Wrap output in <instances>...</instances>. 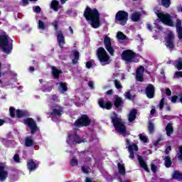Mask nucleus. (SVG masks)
Listing matches in <instances>:
<instances>
[{
    "instance_id": "nucleus-38",
    "label": "nucleus",
    "mask_w": 182,
    "mask_h": 182,
    "mask_svg": "<svg viewBox=\"0 0 182 182\" xmlns=\"http://www.w3.org/2000/svg\"><path fill=\"white\" fill-rule=\"evenodd\" d=\"M124 96L126 99H128V100H134L136 98V95H132V93L130 91H127L124 93Z\"/></svg>"
},
{
    "instance_id": "nucleus-50",
    "label": "nucleus",
    "mask_w": 182,
    "mask_h": 182,
    "mask_svg": "<svg viewBox=\"0 0 182 182\" xmlns=\"http://www.w3.org/2000/svg\"><path fill=\"white\" fill-rule=\"evenodd\" d=\"M174 77L179 79V77H182V71H177L174 74Z\"/></svg>"
},
{
    "instance_id": "nucleus-15",
    "label": "nucleus",
    "mask_w": 182,
    "mask_h": 182,
    "mask_svg": "<svg viewBox=\"0 0 182 182\" xmlns=\"http://www.w3.org/2000/svg\"><path fill=\"white\" fill-rule=\"evenodd\" d=\"M123 105H124V101H123V99H122V97H120L119 95H115L114 106L116 107L117 112H122L121 107H123Z\"/></svg>"
},
{
    "instance_id": "nucleus-34",
    "label": "nucleus",
    "mask_w": 182,
    "mask_h": 182,
    "mask_svg": "<svg viewBox=\"0 0 182 182\" xmlns=\"http://www.w3.org/2000/svg\"><path fill=\"white\" fill-rule=\"evenodd\" d=\"M141 15L139 13L135 12L134 14H132V16H131V19L133 22H139V21H140V19H141Z\"/></svg>"
},
{
    "instance_id": "nucleus-10",
    "label": "nucleus",
    "mask_w": 182,
    "mask_h": 182,
    "mask_svg": "<svg viewBox=\"0 0 182 182\" xmlns=\"http://www.w3.org/2000/svg\"><path fill=\"white\" fill-rule=\"evenodd\" d=\"M23 123L29 127L31 134H35L38 132V125L33 118H26L23 120Z\"/></svg>"
},
{
    "instance_id": "nucleus-21",
    "label": "nucleus",
    "mask_w": 182,
    "mask_h": 182,
    "mask_svg": "<svg viewBox=\"0 0 182 182\" xmlns=\"http://www.w3.org/2000/svg\"><path fill=\"white\" fill-rule=\"evenodd\" d=\"M51 69L53 79H56L57 80H58L59 77H60V75H62L63 72L62 71V70L58 69L55 66H52Z\"/></svg>"
},
{
    "instance_id": "nucleus-2",
    "label": "nucleus",
    "mask_w": 182,
    "mask_h": 182,
    "mask_svg": "<svg viewBox=\"0 0 182 182\" xmlns=\"http://www.w3.org/2000/svg\"><path fill=\"white\" fill-rule=\"evenodd\" d=\"M113 114L114 117H111V120L115 130L125 137V136H127V130L126 129L124 122H123L122 118L117 117L116 112H114Z\"/></svg>"
},
{
    "instance_id": "nucleus-19",
    "label": "nucleus",
    "mask_w": 182,
    "mask_h": 182,
    "mask_svg": "<svg viewBox=\"0 0 182 182\" xmlns=\"http://www.w3.org/2000/svg\"><path fill=\"white\" fill-rule=\"evenodd\" d=\"M8 178V171L5 170V166H0V181L4 182Z\"/></svg>"
},
{
    "instance_id": "nucleus-12",
    "label": "nucleus",
    "mask_w": 182,
    "mask_h": 182,
    "mask_svg": "<svg viewBox=\"0 0 182 182\" xmlns=\"http://www.w3.org/2000/svg\"><path fill=\"white\" fill-rule=\"evenodd\" d=\"M166 46L168 48L171 50L174 49V34L173 33H170L167 35L166 38Z\"/></svg>"
},
{
    "instance_id": "nucleus-11",
    "label": "nucleus",
    "mask_w": 182,
    "mask_h": 182,
    "mask_svg": "<svg viewBox=\"0 0 182 182\" xmlns=\"http://www.w3.org/2000/svg\"><path fill=\"white\" fill-rule=\"evenodd\" d=\"M104 45L109 55L113 56L114 55V48L112 47V40L108 36H105L104 38Z\"/></svg>"
},
{
    "instance_id": "nucleus-16",
    "label": "nucleus",
    "mask_w": 182,
    "mask_h": 182,
    "mask_svg": "<svg viewBox=\"0 0 182 182\" xmlns=\"http://www.w3.org/2000/svg\"><path fill=\"white\" fill-rule=\"evenodd\" d=\"M145 93L148 99H153L156 93V88L152 84H149L145 89Z\"/></svg>"
},
{
    "instance_id": "nucleus-6",
    "label": "nucleus",
    "mask_w": 182,
    "mask_h": 182,
    "mask_svg": "<svg viewBox=\"0 0 182 182\" xmlns=\"http://www.w3.org/2000/svg\"><path fill=\"white\" fill-rule=\"evenodd\" d=\"M97 56L98 60L100 62V63H102L103 66H105V65H109V63H110V57L103 47L98 48V49L97 50Z\"/></svg>"
},
{
    "instance_id": "nucleus-58",
    "label": "nucleus",
    "mask_w": 182,
    "mask_h": 182,
    "mask_svg": "<svg viewBox=\"0 0 182 182\" xmlns=\"http://www.w3.org/2000/svg\"><path fill=\"white\" fill-rule=\"evenodd\" d=\"M166 96H171V90H170V88L166 89Z\"/></svg>"
},
{
    "instance_id": "nucleus-59",
    "label": "nucleus",
    "mask_w": 182,
    "mask_h": 182,
    "mask_svg": "<svg viewBox=\"0 0 182 182\" xmlns=\"http://www.w3.org/2000/svg\"><path fill=\"white\" fill-rule=\"evenodd\" d=\"M146 28L149 31H150V32H151V31H153V26H151V23H147Z\"/></svg>"
},
{
    "instance_id": "nucleus-61",
    "label": "nucleus",
    "mask_w": 182,
    "mask_h": 182,
    "mask_svg": "<svg viewBox=\"0 0 182 182\" xmlns=\"http://www.w3.org/2000/svg\"><path fill=\"white\" fill-rule=\"evenodd\" d=\"M107 96H112L113 95V90H109L106 92Z\"/></svg>"
},
{
    "instance_id": "nucleus-53",
    "label": "nucleus",
    "mask_w": 182,
    "mask_h": 182,
    "mask_svg": "<svg viewBox=\"0 0 182 182\" xmlns=\"http://www.w3.org/2000/svg\"><path fill=\"white\" fill-rule=\"evenodd\" d=\"M151 170L154 173H156L157 171V166L156 165H154V164H151Z\"/></svg>"
},
{
    "instance_id": "nucleus-17",
    "label": "nucleus",
    "mask_w": 182,
    "mask_h": 182,
    "mask_svg": "<svg viewBox=\"0 0 182 182\" xmlns=\"http://www.w3.org/2000/svg\"><path fill=\"white\" fill-rule=\"evenodd\" d=\"M57 40L58 42L59 48L60 49H63V45L66 43V41H65V36H63V32L62 31V30L58 31Z\"/></svg>"
},
{
    "instance_id": "nucleus-22",
    "label": "nucleus",
    "mask_w": 182,
    "mask_h": 182,
    "mask_svg": "<svg viewBox=\"0 0 182 182\" xmlns=\"http://www.w3.org/2000/svg\"><path fill=\"white\" fill-rule=\"evenodd\" d=\"M176 33L178 34V39H182V26L181 20L177 19L176 23Z\"/></svg>"
},
{
    "instance_id": "nucleus-45",
    "label": "nucleus",
    "mask_w": 182,
    "mask_h": 182,
    "mask_svg": "<svg viewBox=\"0 0 182 182\" xmlns=\"http://www.w3.org/2000/svg\"><path fill=\"white\" fill-rule=\"evenodd\" d=\"M139 136L141 141H143L144 143H147L149 140V138H147V136L141 134H140Z\"/></svg>"
},
{
    "instance_id": "nucleus-31",
    "label": "nucleus",
    "mask_w": 182,
    "mask_h": 182,
    "mask_svg": "<svg viewBox=\"0 0 182 182\" xmlns=\"http://www.w3.org/2000/svg\"><path fill=\"white\" fill-rule=\"evenodd\" d=\"M164 160L165 161V166L166 167V168H170V167H171V164H173L171 157H170V156H165Z\"/></svg>"
},
{
    "instance_id": "nucleus-49",
    "label": "nucleus",
    "mask_w": 182,
    "mask_h": 182,
    "mask_svg": "<svg viewBox=\"0 0 182 182\" xmlns=\"http://www.w3.org/2000/svg\"><path fill=\"white\" fill-rule=\"evenodd\" d=\"M164 107V98H162L159 102V109L163 110Z\"/></svg>"
},
{
    "instance_id": "nucleus-47",
    "label": "nucleus",
    "mask_w": 182,
    "mask_h": 182,
    "mask_svg": "<svg viewBox=\"0 0 182 182\" xmlns=\"http://www.w3.org/2000/svg\"><path fill=\"white\" fill-rule=\"evenodd\" d=\"M114 85L116 89H117L118 90L122 89V84L120 83V81H119V80H114Z\"/></svg>"
},
{
    "instance_id": "nucleus-42",
    "label": "nucleus",
    "mask_w": 182,
    "mask_h": 182,
    "mask_svg": "<svg viewBox=\"0 0 182 182\" xmlns=\"http://www.w3.org/2000/svg\"><path fill=\"white\" fill-rule=\"evenodd\" d=\"M148 129L149 130V133L153 134V133H154V124L151 122H149Z\"/></svg>"
},
{
    "instance_id": "nucleus-60",
    "label": "nucleus",
    "mask_w": 182,
    "mask_h": 182,
    "mask_svg": "<svg viewBox=\"0 0 182 182\" xmlns=\"http://www.w3.org/2000/svg\"><path fill=\"white\" fill-rule=\"evenodd\" d=\"M35 11L37 14H41V11H42V9H41V7L39 6H36Z\"/></svg>"
},
{
    "instance_id": "nucleus-14",
    "label": "nucleus",
    "mask_w": 182,
    "mask_h": 182,
    "mask_svg": "<svg viewBox=\"0 0 182 182\" xmlns=\"http://www.w3.org/2000/svg\"><path fill=\"white\" fill-rule=\"evenodd\" d=\"M98 105L101 109H105L106 110H111L113 107V103L110 101H105L103 98H100L98 100Z\"/></svg>"
},
{
    "instance_id": "nucleus-40",
    "label": "nucleus",
    "mask_w": 182,
    "mask_h": 182,
    "mask_svg": "<svg viewBox=\"0 0 182 182\" xmlns=\"http://www.w3.org/2000/svg\"><path fill=\"white\" fill-rule=\"evenodd\" d=\"M9 113H10V117H11V119H14L15 114H16V111L15 110V108H14V107H9Z\"/></svg>"
},
{
    "instance_id": "nucleus-39",
    "label": "nucleus",
    "mask_w": 182,
    "mask_h": 182,
    "mask_svg": "<svg viewBox=\"0 0 182 182\" xmlns=\"http://www.w3.org/2000/svg\"><path fill=\"white\" fill-rule=\"evenodd\" d=\"M161 5L164 8H170V6L171 5V0H161Z\"/></svg>"
},
{
    "instance_id": "nucleus-25",
    "label": "nucleus",
    "mask_w": 182,
    "mask_h": 182,
    "mask_svg": "<svg viewBox=\"0 0 182 182\" xmlns=\"http://www.w3.org/2000/svg\"><path fill=\"white\" fill-rule=\"evenodd\" d=\"M50 9L54 10L55 12H58L60 8H62V6L59 4V1L58 0H53L50 4Z\"/></svg>"
},
{
    "instance_id": "nucleus-5",
    "label": "nucleus",
    "mask_w": 182,
    "mask_h": 182,
    "mask_svg": "<svg viewBox=\"0 0 182 182\" xmlns=\"http://www.w3.org/2000/svg\"><path fill=\"white\" fill-rule=\"evenodd\" d=\"M121 58L122 60L126 62V63H136V58H137V54L132 50H124L122 51Z\"/></svg>"
},
{
    "instance_id": "nucleus-32",
    "label": "nucleus",
    "mask_w": 182,
    "mask_h": 182,
    "mask_svg": "<svg viewBox=\"0 0 182 182\" xmlns=\"http://www.w3.org/2000/svg\"><path fill=\"white\" fill-rule=\"evenodd\" d=\"M58 89L61 93H65L68 90V84L66 82H61L58 86Z\"/></svg>"
},
{
    "instance_id": "nucleus-62",
    "label": "nucleus",
    "mask_w": 182,
    "mask_h": 182,
    "mask_svg": "<svg viewBox=\"0 0 182 182\" xmlns=\"http://www.w3.org/2000/svg\"><path fill=\"white\" fill-rule=\"evenodd\" d=\"M5 123H6V121L5 119H0V127L4 126V124H5Z\"/></svg>"
},
{
    "instance_id": "nucleus-57",
    "label": "nucleus",
    "mask_w": 182,
    "mask_h": 182,
    "mask_svg": "<svg viewBox=\"0 0 182 182\" xmlns=\"http://www.w3.org/2000/svg\"><path fill=\"white\" fill-rule=\"evenodd\" d=\"M92 66H93V64H92V62L87 61V62L86 63V68H87V69H90V68H92Z\"/></svg>"
},
{
    "instance_id": "nucleus-51",
    "label": "nucleus",
    "mask_w": 182,
    "mask_h": 182,
    "mask_svg": "<svg viewBox=\"0 0 182 182\" xmlns=\"http://www.w3.org/2000/svg\"><path fill=\"white\" fill-rule=\"evenodd\" d=\"M14 161H16V163H19V161H21V158H19V155L15 154L14 156Z\"/></svg>"
},
{
    "instance_id": "nucleus-3",
    "label": "nucleus",
    "mask_w": 182,
    "mask_h": 182,
    "mask_svg": "<svg viewBox=\"0 0 182 182\" xmlns=\"http://www.w3.org/2000/svg\"><path fill=\"white\" fill-rule=\"evenodd\" d=\"M155 14L161 22H162V23L164 25L171 27L174 26V21H173V17L171 15H170V14H164L162 11H160V10H156Z\"/></svg>"
},
{
    "instance_id": "nucleus-30",
    "label": "nucleus",
    "mask_w": 182,
    "mask_h": 182,
    "mask_svg": "<svg viewBox=\"0 0 182 182\" xmlns=\"http://www.w3.org/2000/svg\"><path fill=\"white\" fill-rule=\"evenodd\" d=\"M73 56H74V59H73L72 62H73V65H76V63H77V62L79 61V58L80 56L79 51L75 50L73 52Z\"/></svg>"
},
{
    "instance_id": "nucleus-23",
    "label": "nucleus",
    "mask_w": 182,
    "mask_h": 182,
    "mask_svg": "<svg viewBox=\"0 0 182 182\" xmlns=\"http://www.w3.org/2000/svg\"><path fill=\"white\" fill-rule=\"evenodd\" d=\"M16 116L17 119H22V117H28L29 112L26 110L16 109Z\"/></svg>"
},
{
    "instance_id": "nucleus-28",
    "label": "nucleus",
    "mask_w": 182,
    "mask_h": 182,
    "mask_svg": "<svg viewBox=\"0 0 182 182\" xmlns=\"http://www.w3.org/2000/svg\"><path fill=\"white\" fill-rule=\"evenodd\" d=\"M165 130L166 132V136H168V137H170V136H171V134H173V133H174V129L173 128V124L168 123L166 127Z\"/></svg>"
},
{
    "instance_id": "nucleus-43",
    "label": "nucleus",
    "mask_w": 182,
    "mask_h": 182,
    "mask_svg": "<svg viewBox=\"0 0 182 182\" xmlns=\"http://www.w3.org/2000/svg\"><path fill=\"white\" fill-rule=\"evenodd\" d=\"M38 29H41V31H45V29H46L45 23H43L42 20L38 21Z\"/></svg>"
},
{
    "instance_id": "nucleus-55",
    "label": "nucleus",
    "mask_w": 182,
    "mask_h": 182,
    "mask_svg": "<svg viewBox=\"0 0 182 182\" xmlns=\"http://www.w3.org/2000/svg\"><path fill=\"white\" fill-rule=\"evenodd\" d=\"M171 150V146H168L165 150V154H169L170 151Z\"/></svg>"
},
{
    "instance_id": "nucleus-41",
    "label": "nucleus",
    "mask_w": 182,
    "mask_h": 182,
    "mask_svg": "<svg viewBox=\"0 0 182 182\" xmlns=\"http://www.w3.org/2000/svg\"><path fill=\"white\" fill-rule=\"evenodd\" d=\"M117 39H119L120 41H124V39H126V35H124L122 32L119 31L117 33Z\"/></svg>"
},
{
    "instance_id": "nucleus-20",
    "label": "nucleus",
    "mask_w": 182,
    "mask_h": 182,
    "mask_svg": "<svg viewBox=\"0 0 182 182\" xmlns=\"http://www.w3.org/2000/svg\"><path fill=\"white\" fill-rule=\"evenodd\" d=\"M138 161L141 168H144V170H145L146 173H150V169L147 166V164H146V161H144V160L143 159V157L140 155H138Z\"/></svg>"
},
{
    "instance_id": "nucleus-52",
    "label": "nucleus",
    "mask_w": 182,
    "mask_h": 182,
    "mask_svg": "<svg viewBox=\"0 0 182 182\" xmlns=\"http://www.w3.org/2000/svg\"><path fill=\"white\" fill-rule=\"evenodd\" d=\"M178 99V96L177 95H173L172 97H171V102L172 103H177V100Z\"/></svg>"
},
{
    "instance_id": "nucleus-24",
    "label": "nucleus",
    "mask_w": 182,
    "mask_h": 182,
    "mask_svg": "<svg viewBox=\"0 0 182 182\" xmlns=\"http://www.w3.org/2000/svg\"><path fill=\"white\" fill-rule=\"evenodd\" d=\"M27 168L29 171H33L36 168H38L36 163L33 161V159H28L27 161Z\"/></svg>"
},
{
    "instance_id": "nucleus-46",
    "label": "nucleus",
    "mask_w": 182,
    "mask_h": 182,
    "mask_svg": "<svg viewBox=\"0 0 182 182\" xmlns=\"http://www.w3.org/2000/svg\"><path fill=\"white\" fill-rule=\"evenodd\" d=\"M51 25L54 27L55 31H58V29H59V21H54L53 23H51Z\"/></svg>"
},
{
    "instance_id": "nucleus-1",
    "label": "nucleus",
    "mask_w": 182,
    "mask_h": 182,
    "mask_svg": "<svg viewBox=\"0 0 182 182\" xmlns=\"http://www.w3.org/2000/svg\"><path fill=\"white\" fill-rule=\"evenodd\" d=\"M83 15L86 21H90L92 28L97 29L100 26V13L97 9H92L90 7H87Z\"/></svg>"
},
{
    "instance_id": "nucleus-27",
    "label": "nucleus",
    "mask_w": 182,
    "mask_h": 182,
    "mask_svg": "<svg viewBox=\"0 0 182 182\" xmlns=\"http://www.w3.org/2000/svg\"><path fill=\"white\" fill-rule=\"evenodd\" d=\"M137 116V109H133L130 111L128 115V120L129 122H134L136 120V117Z\"/></svg>"
},
{
    "instance_id": "nucleus-33",
    "label": "nucleus",
    "mask_w": 182,
    "mask_h": 182,
    "mask_svg": "<svg viewBox=\"0 0 182 182\" xmlns=\"http://www.w3.org/2000/svg\"><path fill=\"white\" fill-rule=\"evenodd\" d=\"M172 178L173 180H182V173H180L178 171H174L172 174Z\"/></svg>"
},
{
    "instance_id": "nucleus-36",
    "label": "nucleus",
    "mask_w": 182,
    "mask_h": 182,
    "mask_svg": "<svg viewBox=\"0 0 182 182\" xmlns=\"http://www.w3.org/2000/svg\"><path fill=\"white\" fill-rule=\"evenodd\" d=\"M175 68H176L178 70H182V58H179L178 60L175 62Z\"/></svg>"
},
{
    "instance_id": "nucleus-9",
    "label": "nucleus",
    "mask_w": 182,
    "mask_h": 182,
    "mask_svg": "<svg viewBox=\"0 0 182 182\" xmlns=\"http://www.w3.org/2000/svg\"><path fill=\"white\" fill-rule=\"evenodd\" d=\"M85 141L86 139H81L77 134H68V138L66 139V142L68 143V144H70V143L80 144L82 143H85Z\"/></svg>"
},
{
    "instance_id": "nucleus-29",
    "label": "nucleus",
    "mask_w": 182,
    "mask_h": 182,
    "mask_svg": "<svg viewBox=\"0 0 182 182\" xmlns=\"http://www.w3.org/2000/svg\"><path fill=\"white\" fill-rule=\"evenodd\" d=\"M35 144V142L33 141V139H32V136H27L25 139V146L26 147H32Z\"/></svg>"
},
{
    "instance_id": "nucleus-56",
    "label": "nucleus",
    "mask_w": 182,
    "mask_h": 182,
    "mask_svg": "<svg viewBox=\"0 0 182 182\" xmlns=\"http://www.w3.org/2000/svg\"><path fill=\"white\" fill-rule=\"evenodd\" d=\"M82 171L85 173V174H89V170L86 168L85 166H82Z\"/></svg>"
},
{
    "instance_id": "nucleus-37",
    "label": "nucleus",
    "mask_w": 182,
    "mask_h": 182,
    "mask_svg": "<svg viewBox=\"0 0 182 182\" xmlns=\"http://www.w3.org/2000/svg\"><path fill=\"white\" fill-rule=\"evenodd\" d=\"M41 89L42 92H52L53 87L48 84H44L43 86H41Z\"/></svg>"
},
{
    "instance_id": "nucleus-18",
    "label": "nucleus",
    "mask_w": 182,
    "mask_h": 182,
    "mask_svg": "<svg viewBox=\"0 0 182 182\" xmlns=\"http://www.w3.org/2000/svg\"><path fill=\"white\" fill-rule=\"evenodd\" d=\"M128 149V151L129 153V159L131 160H134V151H139V146L136 144H133L132 145H129L127 146Z\"/></svg>"
},
{
    "instance_id": "nucleus-54",
    "label": "nucleus",
    "mask_w": 182,
    "mask_h": 182,
    "mask_svg": "<svg viewBox=\"0 0 182 182\" xmlns=\"http://www.w3.org/2000/svg\"><path fill=\"white\" fill-rule=\"evenodd\" d=\"M50 100H53V102H56V100H58V96L56 95H53L50 97Z\"/></svg>"
},
{
    "instance_id": "nucleus-44",
    "label": "nucleus",
    "mask_w": 182,
    "mask_h": 182,
    "mask_svg": "<svg viewBox=\"0 0 182 182\" xmlns=\"http://www.w3.org/2000/svg\"><path fill=\"white\" fill-rule=\"evenodd\" d=\"M178 153L177 154L178 160L182 161V146H180L178 148Z\"/></svg>"
},
{
    "instance_id": "nucleus-48",
    "label": "nucleus",
    "mask_w": 182,
    "mask_h": 182,
    "mask_svg": "<svg viewBox=\"0 0 182 182\" xmlns=\"http://www.w3.org/2000/svg\"><path fill=\"white\" fill-rule=\"evenodd\" d=\"M77 159H76V158H73L70 161V165L72 167H75V166H77Z\"/></svg>"
},
{
    "instance_id": "nucleus-63",
    "label": "nucleus",
    "mask_w": 182,
    "mask_h": 182,
    "mask_svg": "<svg viewBox=\"0 0 182 182\" xmlns=\"http://www.w3.org/2000/svg\"><path fill=\"white\" fill-rule=\"evenodd\" d=\"M150 114H151V116L156 114V109H154V108L151 109V112H150Z\"/></svg>"
},
{
    "instance_id": "nucleus-4",
    "label": "nucleus",
    "mask_w": 182,
    "mask_h": 182,
    "mask_svg": "<svg viewBox=\"0 0 182 182\" xmlns=\"http://www.w3.org/2000/svg\"><path fill=\"white\" fill-rule=\"evenodd\" d=\"M0 48L7 55L12 52L13 45L12 43H9V36L8 35H0Z\"/></svg>"
},
{
    "instance_id": "nucleus-8",
    "label": "nucleus",
    "mask_w": 182,
    "mask_h": 182,
    "mask_svg": "<svg viewBox=\"0 0 182 182\" xmlns=\"http://www.w3.org/2000/svg\"><path fill=\"white\" fill-rule=\"evenodd\" d=\"M115 21L120 22V25L124 26L129 21V13L125 11H119L115 15Z\"/></svg>"
},
{
    "instance_id": "nucleus-64",
    "label": "nucleus",
    "mask_w": 182,
    "mask_h": 182,
    "mask_svg": "<svg viewBox=\"0 0 182 182\" xmlns=\"http://www.w3.org/2000/svg\"><path fill=\"white\" fill-rule=\"evenodd\" d=\"M88 86H89L90 87H91V89H93V87H95V86H94V85H93V82H92V81H90V82H88Z\"/></svg>"
},
{
    "instance_id": "nucleus-13",
    "label": "nucleus",
    "mask_w": 182,
    "mask_h": 182,
    "mask_svg": "<svg viewBox=\"0 0 182 182\" xmlns=\"http://www.w3.org/2000/svg\"><path fill=\"white\" fill-rule=\"evenodd\" d=\"M135 79L136 82H144V67L140 65L136 71Z\"/></svg>"
},
{
    "instance_id": "nucleus-7",
    "label": "nucleus",
    "mask_w": 182,
    "mask_h": 182,
    "mask_svg": "<svg viewBox=\"0 0 182 182\" xmlns=\"http://www.w3.org/2000/svg\"><path fill=\"white\" fill-rule=\"evenodd\" d=\"M92 123V119L89 118V116L86 114H82L80 117H78L74 122L75 127H87L90 126Z\"/></svg>"
},
{
    "instance_id": "nucleus-35",
    "label": "nucleus",
    "mask_w": 182,
    "mask_h": 182,
    "mask_svg": "<svg viewBox=\"0 0 182 182\" xmlns=\"http://www.w3.org/2000/svg\"><path fill=\"white\" fill-rule=\"evenodd\" d=\"M117 167L119 174H121L122 176H124V174H126V168L124 167V165L118 163Z\"/></svg>"
},
{
    "instance_id": "nucleus-26",
    "label": "nucleus",
    "mask_w": 182,
    "mask_h": 182,
    "mask_svg": "<svg viewBox=\"0 0 182 182\" xmlns=\"http://www.w3.org/2000/svg\"><path fill=\"white\" fill-rule=\"evenodd\" d=\"M63 114V107H59L58 109L54 108L53 109V112H50L51 116H58L60 117Z\"/></svg>"
}]
</instances>
